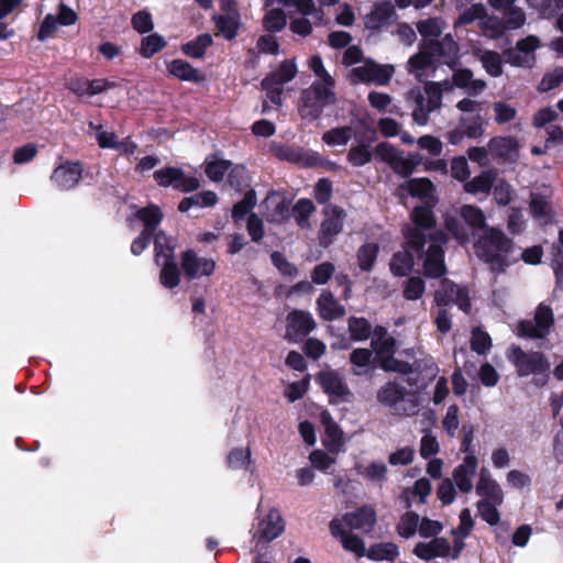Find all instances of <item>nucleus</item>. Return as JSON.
Segmentation results:
<instances>
[{
	"mask_svg": "<svg viewBox=\"0 0 563 563\" xmlns=\"http://www.w3.org/2000/svg\"><path fill=\"white\" fill-rule=\"evenodd\" d=\"M503 16L506 30H518L525 25L527 20L525 11L516 4L503 12Z\"/></svg>",
	"mask_w": 563,
	"mask_h": 563,
	"instance_id": "obj_60",
	"label": "nucleus"
},
{
	"mask_svg": "<svg viewBox=\"0 0 563 563\" xmlns=\"http://www.w3.org/2000/svg\"><path fill=\"white\" fill-rule=\"evenodd\" d=\"M159 266L162 267L159 273V283L165 288L173 289L177 287L180 282V274L174 258L162 262Z\"/></svg>",
	"mask_w": 563,
	"mask_h": 563,
	"instance_id": "obj_45",
	"label": "nucleus"
},
{
	"mask_svg": "<svg viewBox=\"0 0 563 563\" xmlns=\"http://www.w3.org/2000/svg\"><path fill=\"white\" fill-rule=\"evenodd\" d=\"M372 352L367 349H356L350 355V361L354 365L355 375H364L369 371Z\"/></svg>",
	"mask_w": 563,
	"mask_h": 563,
	"instance_id": "obj_56",
	"label": "nucleus"
},
{
	"mask_svg": "<svg viewBox=\"0 0 563 563\" xmlns=\"http://www.w3.org/2000/svg\"><path fill=\"white\" fill-rule=\"evenodd\" d=\"M476 494L482 497L479 501H492L495 504H503L504 501L503 489L485 467L479 472Z\"/></svg>",
	"mask_w": 563,
	"mask_h": 563,
	"instance_id": "obj_27",
	"label": "nucleus"
},
{
	"mask_svg": "<svg viewBox=\"0 0 563 563\" xmlns=\"http://www.w3.org/2000/svg\"><path fill=\"white\" fill-rule=\"evenodd\" d=\"M314 206L309 199H300L292 208V213L300 228H309V217L313 213Z\"/></svg>",
	"mask_w": 563,
	"mask_h": 563,
	"instance_id": "obj_57",
	"label": "nucleus"
},
{
	"mask_svg": "<svg viewBox=\"0 0 563 563\" xmlns=\"http://www.w3.org/2000/svg\"><path fill=\"white\" fill-rule=\"evenodd\" d=\"M213 20L219 33L227 40L236 36L239 27V15L236 12H228L227 15H214Z\"/></svg>",
	"mask_w": 563,
	"mask_h": 563,
	"instance_id": "obj_42",
	"label": "nucleus"
},
{
	"mask_svg": "<svg viewBox=\"0 0 563 563\" xmlns=\"http://www.w3.org/2000/svg\"><path fill=\"white\" fill-rule=\"evenodd\" d=\"M318 380L331 401L343 400L349 396V388L336 372L323 371L319 374Z\"/></svg>",
	"mask_w": 563,
	"mask_h": 563,
	"instance_id": "obj_29",
	"label": "nucleus"
},
{
	"mask_svg": "<svg viewBox=\"0 0 563 563\" xmlns=\"http://www.w3.org/2000/svg\"><path fill=\"white\" fill-rule=\"evenodd\" d=\"M508 360L519 376H547L550 371V363L541 352H525L518 346H512L508 351Z\"/></svg>",
	"mask_w": 563,
	"mask_h": 563,
	"instance_id": "obj_10",
	"label": "nucleus"
},
{
	"mask_svg": "<svg viewBox=\"0 0 563 563\" xmlns=\"http://www.w3.org/2000/svg\"><path fill=\"white\" fill-rule=\"evenodd\" d=\"M459 124L470 139H478L484 133L482 114L462 115Z\"/></svg>",
	"mask_w": 563,
	"mask_h": 563,
	"instance_id": "obj_50",
	"label": "nucleus"
},
{
	"mask_svg": "<svg viewBox=\"0 0 563 563\" xmlns=\"http://www.w3.org/2000/svg\"><path fill=\"white\" fill-rule=\"evenodd\" d=\"M264 217L268 222L282 223L290 216L289 202L278 194L272 192L264 200Z\"/></svg>",
	"mask_w": 563,
	"mask_h": 563,
	"instance_id": "obj_26",
	"label": "nucleus"
},
{
	"mask_svg": "<svg viewBox=\"0 0 563 563\" xmlns=\"http://www.w3.org/2000/svg\"><path fill=\"white\" fill-rule=\"evenodd\" d=\"M450 88L449 82H428L424 92L419 89L410 90L407 100L412 102L413 121L419 125H426L430 113L441 107L443 91Z\"/></svg>",
	"mask_w": 563,
	"mask_h": 563,
	"instance_id": "obj_6",
	"label": "nucleus"
},
{
	"mask_svg": "<svg viewBox=\"0 0 563 563\" xmlns=\"http://www.w3.org/2000/svg\"><path fill=\"white\" fill-rule=\"evenodd\" d=\"M411 219L417 225L405 230V245L396 252L390 260V271L396 276H406L415 265V254H419L424 245L422 229L431 228L433 216L429 208L417 207L411 213Z\"/></svg>",
	"mask_w": 563,
	"mask_h": 563,
	"instance_id": "obj_1",
	"label": "nucleus"
},
{
	"mask_svg": "<svg viewBox=\"0 0 563 563\" xmlns=\"http://www.w3.org/2000/svg\"><path fill=\"white\" fill-rule=\"evenodd\" d=\"M419 516L413 511L405 512L397 523V532L401 538L409 539L418 532Z\"/></svg>",
	"mask_w": 563,
	"mask_h": 563,
	"instance_id": "obj_51",
	"label": "nucleus"
},
{
	"mask_svg": "<svg viewBox=\"0 0 563 563\" xmlns=\"http://www.w3.org/2000/svg\"><path fill=\"white\" fill-rule=\"evenodd\" d=\"M424 290V280L419 276H412L405 282L402 292L407 300H418L422 297Z\"/></svg>",
	"mask_w": 563,
	"mask_h": 563,
	"instance_id": "obj_61",
	"label": "nucleus"
},
{
	"mask_svg": "<svg viewBox=\"0 0 563 563\" xmlns=\"http://www.w3.org/2000/svg\"><path fill=\"white\" fill-rule=\"evenodd\" d=\"M519 140L510 136H495L488 142V151L492 156L503 163H516L520 156Z\"/></svg>",
	"mask_w": 563,
	"mask_h": 563,
	"instance_id": "obj_21",
	"label": "nucleus"
},
{
	"mask_svg": "<svg viewBox=\"0 0 563 563\" xmlns=\"http://www.w3.org/2000/svg\"><path fill=\"white\" fill-rule=\"evenodd\" d=\"M421 159L419 154H410L407 157L400 154L390 167L396 174L407 177L412 174L415 168L421 163Z\"/></svg>",
	"mask_w": 563,
	"mask_h": 563,
	"instance_id": "obj_54",
	"label": "nucleus"
},
{
	"mask_svg": "<svg viewBox=\"0 0 563 563\" xmlns=\"http://www.w3.org/2000/svg\"><path fill=\"white\" fill-rule=\"evenodd\" d=\"M454 57L455 55L450 54L446 48L430 47V45L423 43L419 53L408 60L407 69L417 79L421 80L426 71L433 68L435 63L443 60L449 64L453 62Z\"/></svg>",
	"mask_w": 563,
	"mask_h": 563,
	"instance_id": "obj_11",
	"label": "nucleus"
},
{
	"mask_svg": "<svg viewBox=\"0 0 563 563\" xmlns=\"http://www.w3.org/2000/svg\"><path fill=\"white\" fill-rule=\"evenodd\" d=\"M323 214L324 220L320 228V243L327 246L342 231L346 213L342 208L330 205L324 208Z\"/></svg>",
	"mask_w": 563,
	"mask_h": 563,
	"instance_id": "obj_20",
	"label": "nucleus"
},
{
	"mask_svg": "<svg viewBox=\"0 0 563 563\" xmlns=\"http://www.w3.org/2000/svg\"><path fill=\"white\" fill-rule=\"evenodd\" d=\"M167 71L184 81L200 82L205 79L197 68L184 59H174L167 63Z\"/></svg>",
	"mask_w": 563,
	"mask_h": 563,
	"instance_id": "obj_34",
	"label": "nucleus"
},
{
	"mask_svg": "<svg viewBox=\"0 0 563 563\" xmlns=\"http://www.w3.org/2000/svg\"><path fill=\"white\" fill-rule=\"evenodd\" d=\"M396 341L387 334L385 328L377 327L372 338V347L376 353L382 369L386 372H396L408 374L411 372V365L407 362L398 361L393 357Z\"/></svg>",
	"mask_w": 563,
	"mask_h": 563,
	"instance_id": "obj_8",
	"label": "nucleus"
},
{
	"mask_svg": "<svg viewBox=\"0 0 563 563\" xmlns=\"http://www.w3.org/2000/svg\"><path fill=\"white\" fill-rule=\"evenodd\" d=\"M320 419L325 432L323 438V445L327 446L332 453L340 452L344 444L342 430L328 411H322Z\"/></svg>",
	"mask_w": 563,
	"mask_h": 563,
	"instance_id": "obj_31",
	"label": "nucleus"
},
{
	"mask_svg": "<svg viewBox=\"0 0 563 563\" xmlns=\"http://www.w3.org/2000/svg\"><path fill=\"white\" fill-rule=\"evenodd\" d=\"M175 242L172 238L167 236L164 232H158L154 240L155 262L161 265L174 258Z\"/></svg>",
	"mask_w": 563,
	"mask_h": 563,
	"instance_id": "obj_39",
	"label": "nucleus"
},
{
	"mask_svg": "<svg viewBox=\"0 0 563 563\" xmlns=\"http://www.w3.org/2000/svg\"><path fill=\"white\" fill-rule=\"evenodd\" d=\"M376 398L379 404L394 409L398 415L413 416L418 411L419 404L416 395L408 393L404 386L394 382L383 385Z\"/></svg>",
	"mask_w": 563,
	"mask_h": 563,
	"instance_id": "obj_7",
	"label": "nucleus"
},
{
	"mask_svg": "<svg viewBox=\"0 0 563 563\" xmlns=\"http://www.w3.org/2000/svg\"><path fill=\"white\" fill-rule=\"evenodd\" d=\"M331 521H340L341 528L367 533L372 531L376 523V512L373 507L363 506L341 517H335Z\"/></svg>",
	"mask_w": 563,
	"mask_h": 563,
	"instance_id": "obj_17",
	"label": "nucleus"
},
{
	"mask_svg": "<svg viewBox=\"0 0 563 563\" xmlns=\"http://www.w3.org/2000/svg\"><path fill=\"white\" fill-rule=\"evenodd\" d=\"M82 175V167L79 163H64L57 166L53 174V183L62 189H70L75 187Z\"/></svg>",
	"mask_w": 563,
	"mask_h": 563,
	"instance_id": "obj_28",
	"label": "nucleus"
},
{
	"mask_svg": "<svg viewBox=\"0 0 563 563\" xmlns=\"http://www.w3.org/2000/svg\"><path fill=\"white\" fill-rule=\"evenodd\" d=\"M398 547L393 542H379L367 550V558L373 561H395L398 556Z\"/></svg>",
	"mask_w": 563,
	"mask_h": 563,
	"instance_id": "obj_41",
	"label": "nucleus"
},
{
	"mask_svg": "<svg viewBox=\"0 0 563 563\" xmlns=\"http://www.w3.org/2000/svg\"><path fill=\"white\" fill-rule=\"evenodd\" d=\"M277 155L282 159H286L302 166H312L319 162V157L316 153L306 151L300 147H283L279 150Z\"/></svg>",
	"mask_w": 563,
	"mask_h": 563,
	"instance_id": "obj_37",
	"label": "nucleus"
},
{
	"mask_svg": "<svg viewBox=\"0 0 563 563\" xmlns=\"http://www.w3.org/2000/svg\"><path fill=\"white\" fill-rule=\"evenodd\" d=\"M510 241L498 229L488 228L475 244L476 255L488 263L492 269L500 271L507 265Z\"/></svg>",
	"mask_w": 563,
	"mask_h": 563,
	"instance_id": "obj_5",
	"label": "nucleus"
},
{
	"mask_svg": "<svg viewBox=\"0 0 563 563\" xmlns=\"http://www.w3.org/2000/svg\"><path fill=\"white\" fill-rule=\"evenodd\" d=\"M477 470V459L474 453H468L457 465L452 474L453 481L462 493L473 489V478Z\"/></svg>",
	"mask_w": 563,
	"mask_h": 563,
	"instance_id": "obj_25",
	"label": "nucleus"
},
{
	"mask_svg": "<svg viewBox=\"0 0 563 563\" xmlns=\"http://www.w3.org/2000/svg\"><path fill=\"white\" fill-rule=\"evenodd\" d=\"M444 242L441 233L433 238L428 251L423 256V273L427 277L438 278L445 274L446 267L444 264L443 250L440 243Z\"/></svg>",
	"mask_w": 563,
	"mask_h": 563,
	"instance_id": "obj_22",
	"label": "nucleus"
},
{
	"mask_svg": "<svg viewBox=\"0 0 563 563\" xmlns=\"http://www.w3.org/2000/svg\"><path fill=\"white\" fill-rule=\"evenodd\" d=\"M434 301L438 306L455 303L463 311H468L471 308L467 290L449 279L441 282L440 288L435 291Z\"/></svg>",
	"mask_w": 563,
	"mask_h": 563,
	"instance_id": "obj_19",
	"label": "nucleus"
},
{
	"mask_svg": "<svg viewBox=\"0 0 563 563\" xmlns=\"http://www.w3.org/2000/svg\"><path fill=\"white\" fill-rule=\"evenodd\" d=\"M496 179V174L492 170L483 172L472 180L466 181L464 190L472 195L488 194Z\"/></svg>",
	"mask_w": 563,
	"mask_h": 563,
	"instance_id": "obj_40",
	"label": "nucleus"
},
{
	"mask_svg": "<svg viewBox=\"0 0 563 563\" xmlns=\"http://www.w3.org/2000/svg\"><path fill=\"white\" fill-rule=\"evenodd\" d=\"M212 44L210 34H201L194 41L183 45L181 51L189 57L200 58L205 55L206 49Z\"/></svg>",
	"mask_w": 563,
	"mask_h": 563,
	"instance_id": "obj_48",
	"label": "nucleus"
},
{
	"mask_svg": "<svg viewBox=\"0 0 563 563\" xmlns=\"http://www.w3.org/2000/svg\"><path fill=\"white\" fill-rule=\"evenodd\" d=\"M329 529L331 536L340 541L345 551L353 553L357 559L367 556L364 541L351 530L341 528L340 521H330Z\"/></svg>",
	"mask_w": 563,
	"mask_h": 563,
	"instance_id": "obj_24",
	"label": "nucleus"
},
{
	"mask_svg": "<svg viewBox=\"0 0 563 563\" xmlns=\"http://www.w3.org/2000/svg\"><path fill=\"white\" fill-rule=\"evenodd\" d=\"M181 268L189 279H200L213 274L216 262L189 250L181 254Z\"/></svg>",
	"mask_w": 563,
	"mask_h": 563,
	"instance_id": "obj_18",
	"label": "nucleus"
},
{
	"mask_svg": "<svg viewBox=\"0 0 563 563\" xmlns=\"http://www.w3.org/2000/svg\"><path fill=\"white\" fill-rule=\"evenodd\" d=\"M394 70L393 65H379L368 59L352 69L351 78L353 82H374L385 86L391 79Z\"/></svg>",
	"mask_w": 563,
	"mask_h": 563,
	"instance_id": "obj_12",
	"label": "nucleus"
},
{
	"mask_svg": "<svg viewBox=\"0 0 563 563\" xmlns=\"http://www.w3.org/2000/svg\"><path fill=\"white\" fill-rule=\"evenodd\" d=\"M349 332L353 341H364L371 334V325L364 318L352 317L349 319Z\"/></svg>",
	"mask_w": 563,
	"mask_h": 563,
	"instance_id": "obj_59",
	"label": "nucleus"
},
{
	"mask_svg": "<svg viewBox=\"0 0 563 563\" xmlns=\"http://www.w3.org/2000/svg\"><path fill=\"white\" fill-rule=\"evenodd\" d=\"M479 27L485 36L494 40L500 38L507 31L503 20L487 13L479 22Z\"/></svg>",
	"mask_w": 563,
	"mask_h": 563,
	"instance_id": "obj_44",
	"label": "nucleus"
},
{
	"mask_svg": "<svg viewBox=\"0 0 563 563\" xmlns=\"http://www.w3.org/2000/svg\"><path fill=\"white\" fill-rule=\"evenodd\" d=\"M284 530L285 520L278 509L258 506L257 517L251 530L252 552L258 560L267 556L271 542L282 536Z\"/></svg>",
	"mask_w": 563,
	"mask_h": 563,
	"instance_id": "obj_3",
	"label": "nucleus"
},
{
	"mask_svg": "<svg viewBox=\"0 0 563 563\" xmlns=\"http://www.w3.org/2000/svg\"><path fill=\"white\" fill-rule=\"evenodd\" d=\"M297 74V66L294 60H284L279 67L265 78V85L272 82L283 86L290 81Z\"/></svg>",
	"mask_w": 563,
	"mask_h": 563,
	"instance_id": "obj_43",
	"label": "nucleus"
},
{
	"mask_svg": "<svg viewBox=\"0 0 563 563\" xmlns=\"http://www.w3.org/2000/svg\"><path fill=\"white\" fill-rule=\"evenodd\" d=\"M395 19L394 7L389 2H378L373 10L364 16V25L368 30H379L388 26Z\"/></svg>",
	"mask_w": 563,
	"mask_h": 563,
	"instance_id": "obj_30",
	"label": "nucleus"
},
{
	"mask_svg": "<svg viewBox=\"0 0 563 563\" xmlns=\"http://www.w3.org/2000/svg\"><path fill=\"white\" fill-rule=\"evenodd\" d=\"M162 219L163 213L155 205H148L137 209L135 214L129 219L131 227H133L135 220H140L144 225L142 233L131 244L133 255H140L147 247L151 235L161 223Z\"/></svg>",
	"mask_w": 563,
	"mask_h": 563,
	"instance_id": "obj_9",
	"label": "nucleus"
},
{
	"mask_svg": "<svg viewBox=\"0 0 563 563\" xmlns=\"http://www.w3.org/2000/svg\"><path fill=\"white\" fill-rule=\"evenodd\" d=\"M154 179L159 186L174 187L184 192L195 191L200 181L197 177L186 175L180 168L164 167L154 173Z\"/></svg>",
	"mask_w": 563,
	"mask_h": 563,
	"instance_id": "obj_13",
	"label": "nucleus"
},
{
	"mask_svg": "<svg viewBox=\"0 0 563 563\" xmlns=\"http://www.w3.org/2000/svg\"><path fill=\"white\" fill-rule=\"evenodd\" d=\"M205 165V172L208 178L212 181H220L224 177L231 164L229 161L221 159L213 155L206 159Z\"/></svg>",
	"mask_w": 563,
	"mask_h": 563,
	"instance_id": "obj_46",
	"label": "nucleus"
},
{
	"mask_svg": "<svg viewBox=\"0 0 563 563\" xmlns=\"http://www.w3.org/2000/svg\"><path fill=\"white\" fill-rule=\"evenodd\" d=\"M379 247L376 243H367L357 251V263L363 272H369L377 258Z\"/></svg>",
	"mask_w": 563,
	"mask_h": 563,
	"instance_id": "obj_52",
	"label": "nucleus"
},
{
	"mask_svg": "<svg viewBox=\"0 0 563 563\" xmlns=\"http://www.w3.org/2000/svg\"><path fill=\"white\" fill-rule=\"evenodd\" d=\"M166 45L165 40L158 34L145 36L141 42L140 54L150 58Z\"/></svg>",
	"mask_w": 563,
	"mask_h": 563,
	"instance_id": "obj_63",
	"label": "nucleus"
},
{
	"mask_svg": "<svg viewBox=\"0 0 563 563\" xmlns=\"http://www.w3.org/2000/svg\"><path fill=\"white\" fill-rule=\"evenodd\" d=\"M372 158V152L369 150V145L364 143H358L355 146H352L347 154V161L353 166L360 167L367 164Z\"/></svg>",
	"mask_w": 563,
	"mask_h": 563,
	"instance_id": "obj_62",
	"label": "nucleus"
},
{
	"mask_svg": "<svg viewBox=\"0 0 563 563\" xmlns=\"http://www.w3.org/2000/svg\"><path fill=\"white\" fill-rule=\"evenodd\" d=\"M318 311L322 319L334 320L343 317L345 310L329 291H322L317 300Z\"/></svg>",
	"mask_w": 563,
	"mask_h": 563,
	"instance_id": "obj_35",
	"label": "nucleus"
},
{
	"mask_svg": "<svg viewBox=\"0 0 563 563\" xmlns=\"http://www.w3.org/2000/svg\"><path fill=\"white\" fill-rule=\"evenodd\" d=\"M401 191H407L410 196L424 200L427 203H435V188L428 178H413L399 188Z\"/></svg>",
	"mask_w": 563,
	"mask_h": 563,
	"instance_id": "obj_33",
	"label": "nucleus"
},
{
	"mask_svg": "<svg viewBox=\"0 0 563 563\" xmlns=\"http://www.w3.org/2000/svg\"><path fill=\"white\" fill-rule=\"evenodd\" d=\"M530 213L541 225L548 224L553 220V209L551 203L538 195L531 196Z\"/></svg>",
	"mask_w": 563,
	"mask_h": 563,
	"instance_id": "obj_38",
	"label": "nucleus"
},
{
	"mask_svg": "<svg viewBox=\"0 0 563 563\" xmlns=\"http://www.w3.org/2000/svg\"><path fill=\"white\" fill-rule=\"evenodd\" d=\"M314 327L316 323L311 313L294 310L287 316L286 338L291 342H297L310 333Z\"/></svg>",
	"mask_w": 563,
	"mask_h": 563,
	"instance_id": "obj_23",
	"label": "nucleus"
},
{
	"mask_svg": "<svg viewBox=\"0 0 563 563\" xmlns=\"http://www.w3.org/2000/svg\"><path fill=\"white\" fill-rule=\"evenodd\" d=\"M309 67L318 78L310 89L302 93L300 113L302 118L316 119L324 106L334 102V79L324 68L319 55H313L309 60Z\"/></svg>",
	"mask_w": 563,
	"mask_h": 563,
	"instance_id": "obj_2",
	"label": "nucleus"
},
{
	"mask_svg": "<svg viewBox=\"0 0 563 563\" xmlns=\"http://www.w3.org/2000/svg\"><path fill=\"white\" fill-rule=\"evenodd\" d=\"M460 214L468 227L473 230L485 228L486 217L482 209L472 205H464L461 207Z\"/></svg>",
	"mask_w": 563,
	"mask_h": 563,
	"instance_id": "obj_47",
	"label": "nucleus"
},
{
	"mask_svg": "<svg viewBox=\"0 0 563 563\" xmlns=\"http://www.w3.org/2000/svg\"><path fill=\"white\" fill-rule=\"evenodd\" d=\"M478 57L488 75L498 77L503 74L501 56L497 52L483 51L479 53Z\"/></svg>",
	"mask_w": 563,
	"mask_h": 563,
	"instance_id": "obj_53",
	"label": "nucleus"
},
{
	"mask_svg": "<svg viewBox=\"0 0 563 563\" xmlns=\"http://www.w3.org/2000/svg\"><path fill=\"white\" fill-rule=\"evenodd\" d=\"M263 24L269 32H279L286 25V15L282 9H272L266 12Z\"/></svg>",
	"mask_w": 563,
	"mask_h": 563,
	"instance_id": "obj_64",
	"label": "nucleus"
},
{
	"mask_svg": "<svg viewBox=\"0 0 563 563\" xmlns=\"http://www.w3.org/2000/svg\"><path fill=\"white\" fill-rule=\"evenodd\" d=\"M540 47V40L534 35L517 42L516 47L505 52L507 62L517 67H532L536 63V51Z\"/></svg>",
	"mask_w": 563,
	"mask_h": 563,
	"instance_id": "obj_16",
	"label": "nucleus"
},
{
	"mask_svg": "<svg viewBox=\"0 0 563 563\" xmlns=\"http://www.w3.org/2000/svg\"><path fill=\"white\" fill-rule=\"evenodd\" d=\"M553 324V312L548 306L540 305L533 321H523L518 325V334L532 339H542L549 334Z\"/></svg>",
	"mask_w": 563,
	"mask_h": 563,
	"instance_id": "obj_15",
	"label": "nucleus"
},
{
	"mask_svg": "<svg viewBox=\"0 0 563 563\" xmlns=\"http://www.w3.org/2000/svg\"><path fill=\"white\" fill-rule=\"evenodd\" d=\"M431 492L432 486L430 481L426 477H421L415 482L412 487H408L402 492L400 499L406 508H410L413 505L426 504Z\"/></svg>",
	"mask_w": 563,
	"mask_h": 563,
	"instance_id": "obj_32",
	"label": "nucleus"
},
{
	"mask_svg": "<svg viewBox=\"0 0 563 563\" xmlns=\"http://www.w3.org/2000/svg\"><path fill=\"white\" fill-rule=\"evenodd\" d=\"M228 465L234 470H250L252 466L251 451L249 448H238L228 455Z\"/></svg>",
	"mask_w": 563,
	"mask_h": 563,
	"instance_id": "obj_58",
	"label": "nucleus"
},
{
	"mask_svg": "<svg viewBox=\"0 0 563 563\" xmlns=\"http://www.w3.org/2000/svg\"><path fill=\"white\" fill-rule=\"evenodd\" d=\"M474 527V521L468 508H464L460 514V525L454 530L455 545L451 551L449 542L443 538H435L430 542H420L415 547V554L423 561H430L434 558H451L455 560L463 548L462 540L466 538Z\"/></svg>",
	"mask_w": 563,
	"mask_h": 563,
	"instance_id": "obj_4",
	"label": "nucleus"
},
{
	"mask_svg": "<svg viewBox=\"0 0 563 563\" xmlns=\"http://www.w3.org/2000/svg\"><path fill=\"white\" fill-rule=\"evenodd\" d=\"M354 130L351 126L334 128L327 131L322 135V140L330 146L341 145L344 146L354 135Z\"/></svg>",
	"mask_w": 563,
	"mask_h": 563,
	"instance_id": "obj_49",
	"label": "nucleus"
},
{
	"mask_svg": "<svg viewBox=\"0 0 563 563\" xmlns=\"http://www.w3.org/2000/svg\"><path fill=\"white\" fill-rule=\"evenodd\" d=\"M357 473L373 482H382L385 479L387 466L383 462L373 461L368 465H356Z\"/></svg>",
	"mask_w": 563,
	"mask_h": 563,
	"instance_id": "obj_55",
	"label": "nucleus"
},
{
	"mask_svg": "<svg viewBox=\"0 0 563 563\" xmlns=\"http://www.w3.org/2000/svg\"><path fill=\"white\" fill-rule=\"evenodd\" d=\"M453 85L467 90L472 95H478L486 88L485 80L474 78L470 69L456 70L453 75Z\"/></svg>",
	"mask_w": 563,
	"mask_h": 563,
	"instance_id": "obj_36",
	"label": "nucleus"
},
{
	"mask_svg": "<svg viewBox=\"0 0 563 563\" xmlns=\"http://www.w3.org/2000/svg\"><path fill=\"white\" fill-rule=\"evenodd\" d=\"M444 25L445 24L441 19L433 18L419 22L417 27L421 36L424 38L423 43H427L430 47L437 46L446 48L450 54L456 55L457 45L451 35H446L442 42L437 41L441 35Z\"/></svg>",
	"mask_w": 563,
	"mask_h": 563,
	"instance_id": "obj_14",
	"label": "nucleus"
}]
</instances>
